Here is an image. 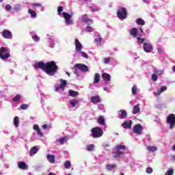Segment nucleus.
<instances>
[{
    "mask_svg": "<svg viewBox=\"0 0 175 175\" xmlns=\"http://www.w3.org/2000/svg\"><path fill=\"white\" fill-rule=\"evenodd\" d=\"M34 69H41L44 70L49 76H54L57 72H58V66L55 64V62L51 61L46 63L44 62H36L33 66Z\"/></svg>",
    "mask_w": 175,
    "mask_h": 175,
    "instance_id": "nucleus-1",
    "label": "nucleus"
},
{
    "mask_svg": "<svg viewBox=\"0 0 175 175\" xmlns=\"http://www.w3.org/2000/svg\"><path fill=\"white\" fill-rule=\"evenodd\" d=\"M115 148L116 152L114 158H120L121 155H124L126 150V146L125 145H117Z\"/></svg>",
    "mask_w": 175,
    "mask_h": 175,
    "instance_id": "nucleus-2",
    "label": "nucleus"
},
{
    "mask_svg": "<svg viewBox=\"0 0 175 175\" xmlns=\"http://www.w3.org/2000/svg\"><path fill=\"white\" fill-rule=\"evenodd\" d=\"M166 122L169 125V129H174L175 127V114L170 113L167 116Z\"/></svg>",
    "mask_w": 175,
    "mask_h": 175,
    "instance_id": "nucleus-3",
    "label": "nucleus"
},
{
    "mask_svg": "<svg viewBox=\"0 0 175 175\" xmlns=\"http://www.w3.org/2000/svg\"><path fill=\"white\" fill-rule=\"evenodd\" d=\"M92 136L94 137V139H98V137H101L103 136V130H102L100 127H94L91 130Z\"/></svg>",
    "mask_w": 175,
    "mask_h": 175,
    "instance_id": "nucleus-4",
    "label": "nucleus"
},
{
    "mask_svg": "<svg viewBox=\"0 0 175 175\" xmlns=\"http://www.w3.org/2000/svg\"><path fill=\"white\" fill-rule=\"evenodd\" d=\"M117 16L120 20H125L128 17V12L126 8L122 7L118 10Z\"/></svg>",
    "mask_w": 175,
    "mask_h": 175,
    "instance_id": "nucleus-5",
    "label": "nucleus"
},
{
    "mask_svg": "<svg viewBox=\"0 0 175 175\" xmlns=\"http://www.w3.org/2000/svg\"><path fill=\"white\" fill-rule=\"evenodd\" d=\"M0 58L3 59V61L10 58V53H9L8 49L4 46L0 48Z\"/></svg>",
    "mask_w": 175,
    "mask_h": 175,
    "instance_id": "nucleus-6",
    "label": "nucleus"
},
{
    "mask_svg": "<svg viewBox=\"0 0 175 175\" xmlns=\"http://www.w3.org/2000/svg\"><path fill=\"white\" fill-rule=\"evenodd\" d=\"M143 49L145 53H152L154 46L150 42H144L143 44Z\"/></svg>",
    "mask_w": 175,
    "mask_h": 175,
    "instance_id": "nucleus-7",
    "label": "nucleus"
},
{
    "mask_svg": "<svg viewBox=\"0 0 175 175\" xmlns=\"http://www.w3.org/2000/svg\"><path fill=\"white\" fill-rule=\"evenodd\" d=\"M63 17L66 21V24L67 25H70V24H73V21H72V16L69 14L68 12H62Z\"/></svg>",
    "mask_w": 175,
    "mask_h": 175,
    "instance_id": "nucleus-8",
    "label": "nucleus"
},
{
    "mask_svg": "<svg viewBox=\"0 0 175 175\" xmlns=\"http://www.w3.org/2000/svg\"><path fill=\"white\" fill-rule=\"evenodd\" d=\"M142 131H143V126L140 124H135L133 128V131L137 135H140Z\"/></svg>",
    "mask_w": 175,
    "mask_h": 175,
    "instance_id": "nucleus-9",
    "label": "nucleus"
},
{
    "mask_svg": "<svg viewBox=\"0 0 175 175\" xmlns=\"http://www.w3.org/2000/svg\"><path fill=\"white\" fill-rule=\"evenodd\" d=\"M75 66L77 69H80L82 72H88V67L85 64H76Z\"/></svg>",
    "mask_w": 175,
    "mask_h": 175,
    "instance_id": "nucleus-10",
    "label": "nucleus"
},
{
    "mask_svg": "<svg viewBox=\"0 0 175 175\" xmlns=\"http://www.w3.org/2000/svg\"><path fill=\"white\" fill-rule=\"evenodd\" d=\"M1 35L5 39H12V32L8 29H4L1 32Z\"/></svg>",
    "mask_w": 175,
    "mask_h": 175,
    "instance_id": "nucleus-11",
    "label": "nucleus"
},
{
    "mask_svg": "<svg viewBox=\"0 0 175 175\" xmlns=\"http://www.w3.org/2000/svg\"><path fill=\"white\" fill-rule=\"evenodd\" d=\"M83 49V45L81 43H80V41H79V39L75 38V51L77 53H80Z\"/></svg>",
    "mask_w": 175,
    "mask_h": 175,
    "instance_id": "nucleus-12",
    "label": "nucleus"
},
{
    "mask_svg": "<svg viewBox=\"0 0 175 175\" xmlns=\"http://www.w3.org/2000/svg\"><path fill=\"white\" fill-rule=\"evenodd\" d=\"M90 102H92V103H94V105L100 103V97H99V96H93L91 98Z\"/></svg>",
    "mask_w": 175,
    "mask_h": 175,
    "instance_id": "nucleus-13",
    "label": "nucleus"
},
{
    "mask_svg": "<svg viewBox=\"0 0 175 175\" xmlns=\"http://www.w3.org/2000/svg\"><path fill=\"white\" fill-rule=\"evenodd\" d=\"M33 129L34 131H36L37 134L39 135L40 137H43V133H42V131L39 128V125L34 124Z\"/></svg>",
    "mask_w": 175,
    "mask_h": 175,
    "instance_id": "nucleus-14",
    "label": "nucleus"
},
{
    "mask_svg": "<svg viewBox=\"0 0 175 175\" xmlns=\"http://www.w3.org/2000/svg\"><path fill=\"white\" fill-rule=\"evenodd\" d=\"M33 129L34 131H36L37 134L39 135L40 137H43V133H42V131L39 128V125L34 124Z\"/></svg>",
    "mask_w": 175,
    "mask_h": 175,
    "instance_id": "nucleus-15",
    "label": "nucleus"
},
{
    "mask_svg": "<svg viewBox=\"0 0 175 175\" xmlns=\"http://www.w3.org/2000/svg\"><path fill=\"white\" fill-rule=\"evenodd\" d=\"M82 21L83 23H85V24H92V19L88 18L87 14H85L82 16Z\"/></svg>",
    "mask_w": 175,
    "mask_h": 175,
    "instance_id": "nucleus-16",
    "label": "nucleus"
},
{
    "mask_svg": "<svg viewBox=\"0 0 175 175\" xmlns=\"http://www.w3.org/2000/svg\"><path fill=\"white\" fill-rule=\"evenodd\" d=\"M46 158L49 163H55V156L54 154H47Z\"/></svg>",
    "mask_w": 175,
    "mask_h": 175,
    "instance_id": "nucleus-17",
    "label": "nucleus"
},
{
    "mask_svg": "<svg viewBox=\"0 0 175 175\" xmlns=\"http://www.w3.org/2000/svg\"><path fill=\"white\" fill-rule=\"evenodd\" d=\"M95 42L97 43L98 46H101V44H103V38H102V36H96L95 38Z\"/></svg>",
    "mask_w": 175,
    "mask_h": 175,
    "instance_id": "nucleus-18",
    "label": "nucleus"
},
{
    "mask_svg": "<svg viewBox=\"0 0 175 175\" xmlns=\"http://www.w3.org/2000/svg\"><path fill=\"white\" fill-rule=\"evenodd\" d=\"M138 32H139V31H138L137 28L134 27L130 30V35L131 36H133V38H136V36H137Z\"/></svg>",
    "mask_w": 175,
    "mask_h": 175,
    "instance_id": "nucleus-19",
    "label": "nucleus"
},
{
    "mask_svg": "<svg viewBox=\"0 0 175 175\" xmlns=\"http://www.w3.org/2000/svg\"><path fill=\"white\" fill-rule=\"evenodd\" d=\"M18 166L19 169H22V170H26V169H28V166L27 165V163L24 161H20L18 163Z\"/></svg>",
    "mask_w": 175,
    "mask_h": 175,
    "instance_id": "nucleus-20",
    "label": "nucleus"
},
{
    "mask_svg": "<svg viewBox=\"0 0 175 175\" xmlns=\"http://www.w3.org/2000/svg\"><path fill=\"white\" fill-rule=\"evenodd\" d=\"M102 78L103 79L104 81H110L111 76L107 72H104L102 74Z\"/></svg>",
    "mask_w": 175,
    "mask_h": 175,
    "instance_id": "nucleus-21",
    "label": "nucleus"
},
{
    "mask_svg": "<svg viewBox=\"0 0 175 175\" xmlns=\"http://www.w3.org/2000/svg\"><path fill=\"white\" fill-rule=\"evenodd\" d=\"M38 151H39V149L38 148V147L34 146L31 148L29 151L30 157H33V155H35V154H36Z\"/></svg>",
    "mask_w": 175,
    "mask_h": 175,
    "instance_id": "nucleus-22",
    "label": "nucleus"
},
{
    "mask_svg": "<svg viewBox=\"0 0 175 175\" xmlns=\"http://www.w3.org/2000/svg\"><path fill=\"white\" fill-rule=\"evenodd\" d=\"M140 113V105L137 104L135 105L133 108V114H137Z\"/></svg>",
    "mask_w": 175,
    "mask_h": 175,
    "instance_id": "nucleus-23",
    "label": "nucleus"
},
{
    "mask_svg": "<svg viewBox=\"0 0 175 175\" xmlns=\"http://www.w3.org/2000/svg\"><path fill=\"white\" fill-rule=\"evenodd\" d=\"M120 113L118 116V118L120 119L125 118L128 116V113H126V111L125 110H120L119 111Z\"/></svg>",
    "mask_w": 175,
    "mask_h": 175,
    "instance_id": "nucleus-24",
    "label": "nucleus"
},
{
    "mask_svg": "<svg viewBox=\"0 0 175 175\" xmlns=\"http://www.w3.org/2000/svg\"><path fill=\"white\" fill-rule=\"evenodd\" d=\"M122 126H123L124 129H126V128H132V120H130L129 123H128L126 121L124 122V123L122 124Z\"/></svg>",
    "mask_w": 175,
    "mask_h": 175,
    "instance_id": "nucleus-25",
    "label": "nucleus"
},
{
    "mask_svg": "<svg viewBox=\"0 0 175 175\" xmlns=\"http://www.w3.org/2000/svg\"><path fill=\"white\" fill-rule=\"evenodd\" d=\"M100 81V75H99V73H95L94 75V84H98V83H99Z\"/></svg>",
    "mask_w": 175,
    "mask_h": 175,
    "instance_id": "nucleus-26",
    "label": "nucleus"
},
{
    "mask_svg": "<svg viewBox=\"0 0 175 175\" xmlns=\"http://www.w3.org/2000/svg\"><path fill=\"white\" fill-rule=\"evenodd\" d=\"M116 167H117V165L116 164H108L106 165V169L109 172H111V170H113V169H116Z\"/></svg>",
    "mask_w": 175,
    "mask_h": 175,
    "instance_id": "nucleus-27",
    "label": "nucleus"
},
{
    "mask_svg": "<svg viewBox=\"0 0 175 175\" xmlns=\"http://www.w3.org/2000/svg\"><path fill=\"white\" fill-rule=\"evenodd\" d=\"M68 94H69L70 96H72V98H75V96H77V95H79V92H76L75 90H70L68 91Z\"/></svg>",
    "mask_w": 175,
    "mask_h": 175,
    "instance_id": "nucleus-28",
    "label": "nucleus"
},
{
    "mask_svg": "<svg viewBox=\"0 0 175 175\" xmlns=\"http://www.w3.org/2000/svg\"><path fill=\"white\" fill-rule=\"evenodd\" d=\"M146 149L148 150V151H150V152H155V151L158 150V148H157L156 146H148L146 147Z\"/></svg>",
    "mask_w": 175,
    "mask_h": 175,
    "instance_id": "nucleus-29",
    "label": "nucleus"
},
{
    "mask_svg": "<svg viewBox=\"0 0 175 175\" xmlns=\"http://www.w3.org/2000/svg\"><path fill=\"white\" fill-rule=\"evenodd\" d=\"M98 124L100 125H105V118H103V116H100L97 120Z\"/></svg>",
    "mask_w": 175,
    "mask_h": 175,
    "instance_id": "nucleus-30",
    "label": "nucleus"
},
{
    "mask_svg": "<svg viewBox=\"0 0 175 175\" xmlns=\"http://www.w3.org/2000/svg\"><path fill=\"white\" fill-rule=\"evenodd\" d=\"M60 82H61L60 88H62V90H64L68 83L66 82V80H64L62 79H60Z\"/></svg>",
    "mask_w": 175,
    "mask_h": 175,
    "instance_id": "nucleus-31",
    "label": "nucleus"
},
{
    "mask_svg": "<svg viewBox=\"0 0 175 175\" xmlns=\"http://www.w3.org/2000/svg\"><path fill=\"white\" fill-rule=\"evenodd\" d=\"M68 137H63L57 139V142H59V143H60L61 144H64L65 143H66V142H68Z\"/></svg>",
    "mask_w": 175,
    "mask_h": 175,
    "instance_id": "nucleus-32",
    "label": "nucleus"
},
{
    "mask_svg": "<svg viewBox=\"0 0 175 175\" xmlns=\"http://www.w3.org/2000/svg\"><path fill=\"white\" fill-rule=\"evenodd\" d=\"M20 124V120L17 116H15L14 118V125L16 126V128H18Z\"/></svg>",
    "mask_w": 175,
    "mask_h": 175,
    "instance_id": "nucleus-33",
    "label": "nucleus"
},
{
    "mask_svg": "<svg viewBox=\"0 0 175 175\" xmlns=\"http://www.w3.org/2000/svg\"><path fill=\"white\" fill-rule=\"evenodd\" d=\"M70 104L72 107H75L79 105V100L73 99L70 101Z\"/></svg>",
    "mask_w": 175,
    "mask_h": 175,
    "instance_id": "nucleus-34",
    "label": "nucleus"
},
{
    "mask_svg": "<svg viewBox=\"0 0 175 175\" xmlns=\"http://www.w3.org/2000/svg\"><path fill=\"white\" fill-rule=\"evenodd\" d=\"M28 13H29V14L31 15V17H32L33 18H35V17H36L37 16L36 12L33 11V10L32 9H29Z\"/></svg>",
    "mask_w": 175,
    "mask_h": 175,
    "instance_id": "nucleus-35",
    "label": "nucleus"
},
{
    "mask_svg": "<svg viewBox=\"0 0 175 175\" xmlns=\"http://www.w3.org/2000/svg\"><path fill=\"white\" fill-rule=\"evenodd\" d=\"M136 23L138 25H146V22L144 21V20L139 18L137 19Z\"/></svg>",
    "mask_w": 175,
    "mask_h": 175,
    "instance_id": "nucleus-36",
    "label": "nucleus"
},
{
    "mask_svg": "<svg viewBox=\"0 0 175 175\" xmlns=\"http://www.w3.org/2000/svg\"><path fill=\"white\" fill-rule=\"evenodd\" d=\"M64 167H65V169H70V167H72V164H70V161H65Z\"/></svg>",
    "mask_w": 175,
    "mask_h": 175,
    "instance_id": "nucleus-37",
    "label": "nucleus"
},
{
    "mask_svg": "<svg viewBox=\"0 0 175 175\" xmlns=\"http://www.w3.org/2000/svg\"><path fill=\"white\" fill-rule=\"evenodd\" d=\"M21 100V96L20 94H17L15 97L13 98L12 100L14 102H20V100Z\"/></svg>",
    "mask_w": 175,
    "mask_h": 175,
    "instance_id": "nucleus-38",
    "label": "nucleus"
},
{
    "mask_svg": "<svg viewBox=\"0 0 175 175\" xmlns=\"http://www.w3.org/2000/svg\"><path fill=\"white\" fill-rule=\"evenodd\" d=\"M133 95H136L137 94V87L136 85H133L131 89Z\"/></svg>",
    "mask_w": 175,
    "mask_h": 175,
    "instance_id": "nucleus-39",
    "label": "nucleus"
},
{
    "mask_svg": "<svg viewBox=\"0 0 175 175\" xmlns=\"http://www.w3.org/2000/svg\"><path fill=\"white\" fill-rule=\"evenodd\" d=\"M94 148H95V146H94V144L88 145L86 147L87 151H92Z\"/></svg>",
    "mask_w": 175,
    "mask_h": 175,
    "instance_id": "nucleus-40",
    "label": "nucleus"
},
{
    "mask_svg": "<svg viewBox=\"0 0 175 175\" xmlns=\"http://www.w3.org/2000/svg\"><path fill=\"white\" fill-rule=\"evenodd\" d=\"M31 38L34 42H39V40H40V37L38 36V35L32 36Z\"/></svg>",
    "mask_w": 175,
    "mask_h": 175,
    "instance_id": "nucleus-41",
    "label": "nucleus"
},
{
    "mask_svg": "<svg viewBox=\"0 0 175 175\" xmlns=\"http://www.w3.org/2000/svg\"><path fill=\"white\" fill-rule=\"evenodd\" d=\"M29 106L27 104H22L20 106V108L21 109V110H27V109H28Z\"/></svg>",
    "mask_w": 175,
    "mask_h": 175,
    "instance_id": "nucleus-42",
    "label": "nucleus"
},
{
    "mask_svg": "<svg viewBox=\"0 0 175 175\" xmlns=\"http://www.w3.org/2000/svg\"><path fill=\"white\" fill-rule=\"evenodd\" d=\"M137 39L138 40V43H141V44H144V42H146V39L142 38L140 37H137Z\"/></svg>",
    "mask_w": 175,
    "mask_h": 175,
    "instance_id": "nucleus-43",
    "label": "nucleus"
},
{
    "mask_svg": "<svg viewBox=\"0 0 175 175\" xmlns=\"http://www.w3.org/2000/svg\"><path fill=\"white\" fill-rule=\"evenodd\" d=\"M62 12H64V8L61 5L57 7V13L58 14H61V13H62Z\"/></svg>",
    "mask_w": 175,
    "mask_h": 175,
    "instance_id": "nucleus-44",
    "label": "nucleus"
},
{
    "mask_svg": "<svg viewBox=\"0 0 175 175\" xmlns=\"http://www.w3.org/2000/svg\"><path fill=\"white\" fill-rule=\"evenodd\" d=\"M152 80H153L154 81H157L158 75H157V74H152Z\"/></svg>",
    "mask_w": 175,
    "mask_h": 175,
    "instance_id": "nucleus-45",
    "label": "nucleus"
},
{
    "mask_svg": "<svg viewBox=\"0 0 175 175\" xmlns=\"http://www.w3.org/2000/svg\"><path fill=\"white\" fill-rule=\"evenodd\" d=\"M80 54L81 55V57H83V58H88V55L87 53H85L84 51H81Z\"/></svg>",
    "mask_w": 175,
    "mask_h": 175,
    "instance_id": "nucleus-46",
    "label": "nucleus"
},
{
    "mask_svg": "<svg viewBox=\"0 0 175 175\" xmlns=\"http://www.w3.org/2000/svg\"><path fill=\"white\" fill-rule=\"evenodd\" d=\"M174 174V171L173 170H169L166 172L165 175H173Z\"/></svg>",
    "mask_w": 175,
    "mask_h": 175,
    "instance_id": "nucleus-47",
    "label": "nucleus"
},
{
    "mask_svg": "<svg viewBox=\"0 0 175 175\" xmlns=\"http://www.w3.org/2000/svg\"><path fill=\"white\" fill-rule=\"evenodd\" d=\"M85 31L86 32H92V27L91 26H87Z\"/></svg>",
    "mask_w": 175,
    "mask_h": 175,
    "instance_id": "nucleus-48",
    "label": "nucleus"
},
{
    "mask_svg": "<svg viewBox=\"0 0 175 175\" xmlns=\"http://www.w3.org/2000/svg\"><path fill=\"white\" fill-rule=\"evenodd\" d=\"M146 173H148V174H151V173H152V168L151 167L146 168Z\"/></svg>",
    "mask_w": 175,
    "mask_h": 175,
    "instance_id": "nucleus-49",
    "label": "nucleus"
},
{
    "mask_svg": "<svg viewBox=\"0 0 175 175\" xmlns=\"http://www.w3.org/2000/svg\"><path fill=\"white\" fill-rule=\"evenodd\" d=\"M166 90H167V87L166 86H161L160 91L161 92H165V91H166Z\"/></svg>",
    "mask_w": 175,
    "mask_h": 175,
    "instance_id": "nucleus-50",
    "label": "nucleus"
},
{
    "mask_svg": "<svg viewBox=\"0 0 175 175\" xmlns=\"http://www.w3.org/2000/svg\"><path fill=\"white\" fill-rule=\"evenodd\" d=\"M11 9H12V5H9V4H7V5H5V10L9 11V10H10Z\"/></svg>",
    "mask_w": 175,
    "mask_h": 175,
    "instance_id": "nucleus-51",
    "label": "nucleus"
},
{
    "mask_svg": "<svg viewBox=\"0 0 175 175\" xmlns=\"http://www.w3.org/2000/svg\"><path fill=\"white\" fill-rule=\"evenodd\" d=\"M32 5H33V6H35L36 8H42V4H40V3H34Z\"/></svg>",
    "mask_w": 175,
    "mask_h": 175,
    "instance_id": "nucleus-52",
    "label": "nucleus"
},
{
    "mask_svg": "<svg viewBox=\"0 0 175 175\" xmlns=\"http://www.w3.org/2000/svg\"><path fill=\"white\" fill-rule=\"evenodd\" d=\"M105 64H109L110 62V57H107L104 59Z\"/></svg>",
    "mask_w": 175,
    "mask_h": 175,
    "instance_id": "nucleus-53",
    "label": "nucleus"
},
{
    "mask_svg": "<svg viewBox=\"0 0 175 175\" xmlns=\"http://www.w3.org/2000/svg\"><path fill=\"white\" fill-rule=\"evenodd\" d=\"M90 9L92 12H98V10H99V8L96 7L95 8H94L93 7H90Z\"/></svg>",
    "mask_w": 175,
    "mask_h": 175,
    "instance_id": "nucleus-54",
    "label": "nucleus"
},
{
    "mask_svg": "<svg viewBox=\"0 0 175 175\" xmlns=\"http://www.w3.org/2000/svg\"><path fill=\"white\" fill-rule=\"evenodd\" d=\"M162 94V92H161V90H157V92H155L156 96H158Z\"/></svg>",
    "mask_w": 175,
    "mask_h": 175,
    "instance_id": "nucleus-55",
    "label": "nucleus"
},
{
    "mask_svg": "<svg viewBox=\"0 0 175 175\" xmlns=\"http://www.w3.org/2000/svg\"><path fill=\"white\" fill-rule=\"evenodd\" d=\"M42 129H47V128H49V125H47V124H43V125L42 126Z\"/></svg>",
    "mask_w": 175,
    "mask_h": 175,
    "instance_id": "nucleus-56",
    "label": "nucleus"
},
{
    "mask_svg": "<svg viewBox=\"0 0 175 175\" xmlns=\"http://www.w3.org/2000/svg\"><path fill=\"white\" fill-rule=\"evenodd\" d=\"M74 73H75V75H77V76H79V71L77 69L75 70Z\"/></svg>",
    "mask_w": 175,
    "mask_h": 175,
    "instance_id": "nucleus-57",
    "label": "nucleus"
},
{
    "mask_svg": "<svg viewBox=\"0 0 175 175\" xmlns=\"http://www.w3.org/2000/svg\"><path fill=\"white\" fill-rule=\"evenodd\" d=\"M59 90H62V88H61V85L56 87V91H59Z\"/></svg>",
    "mask_w": 175,
    "mask_h": 175,
    "instance_id": "nucleus-58",
    "label": "nucleus"
},
{
    "mask_svg": "<svg viewBox=\"0 0 175 175\" xmlns=\"http://www.w3.org/2000/svg\"><path fill=\"white\" fill-rule=\"evenodd\" d=\"M157 51H158L159 54H161L162 53V49H161L160 48L157 49Z\"/></svg>",
    "mask_w": 175,
    "mask_h": 175,
    "instance_id": "nucleus-59",
    "label": "nucleus"
},
{
    "mask_svg": "<svg viewBox=\"0 0 175 175\" xmlns=\"http://www.w3.org/2000/svg\"><path fill=\"white\" fill-rule=\"evenodd\" d=\"M109 144H104V146H103V147H105V148H106V147H109Z\"/></svg>",
    "mask_w": 175,
    "mask_h": 175,
    "instance_id": "nucleus-60",
    "label": "nucleus"
},
{
    "mask_svg": "<svg viewBox=\"0 0 175 175\" xmlns=\"http://www.w3.org/2000/svg\"><path fill=\"white\" fill-rule=\"evenodd\" d=\"M172 150H174V151H175V144L173 146Z\"/></svg>",
    "mask_w": 175,
    "mask_h": 175,
    "instance_id": "nucleus-61",
    "label": "nucleus"
},
{
    "mask_svg": "<svg viewBox=\"0 0 175 175\" xmlns=\"http://www.w3.org/2000/svg\"><path fill=\"white\" fill-rule=\"evenodd\" d=\"M139 31L142 32V33H143V32H144V31H143V29L140 28V29H139Z\"/></svg>",
    "mask_w": 175,
    "mask_h": 175,
    "instance_id": "nucleus-62",
    "label": "nucleus"
},
{
    "mask_svg": "<svg viewBox=\"0 0 175 175\" xmlns=\"http://www.w3.org/2000/svg\"><path fill=\"white\" fill-rule=\"evenodd\" d=\"M66 75H68V76L70 77V73L66 72Z\"/></svg>",
    "mask_w": 175,
    "mask_h": 175,
    "instance_id": "nucleus-63",
    "label": "nucleus"
},
{
    "mask_svg": "<svg viewBox=\"0 0 175 175\" xmlns=\"http://www.w3.org/2000/svg\"><path fill=\"white\" fill-rule=\"evenodd\" d=\"M120 175H124L123 172H121L120 173Z\"/></svg>",
    "mask_w": 175,
    "mask_h": 175,
    "instance_id": "nucleus-64",
    "label": "nucleus"
}]
</instances>
